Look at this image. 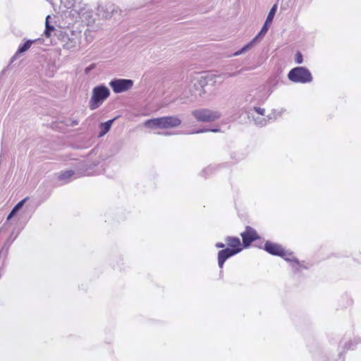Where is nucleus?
<instances>
[{
    "label": "nucleus",
    "instance_id": "obj_1",
    "mask_svg": "<svg viewBox=\"0 0 361 361\" xmlns=\"http://www.w3.org/2000/svg\"><path fill=\"white\" fill-rule=\"evenodd\" d=\"M181 122L176 116H168L148 119L145 122V126L149 128L166 129L178 127Z\"/></svg>",
    "mask_w": 361,
    "mask_h": 361
},
{
    "label": "nucleus",
    "instance_id": "obj_2",
    "mask_svg": "<svg viewBox=\"0 0 361 361\" xmlns=\"http://www.w3.org/2000/svg\"><path fill=\"white\" fill-rule=\"evenodd\" d=\"M109 96L110 90L105 85L94 87L89 102L90 109L94 110L99 108Z\"/></svg>",
    "mask_w": 361,
    "mask_h": 361
},
{
    "label": "nucleus",
    "instance_id": "obj_3",
    "mask_svg": "<svg viewBox=\"0 0 361 361\" xmlns=\"http://www.w3.org/2000/svg\"><path fill=\"white\" fill-rule=\"evenodd\" d=\"M288 78L295 83H309L313 80L310 70L305 66H297L292 68L288 73Z\"/></svg>",
    "mask_w": 361,
    "mask_h": 361
},
{
    "label": "nucleus",
    "instance_id": "obj_4",
    "mask_svg": "<svg viewBox=\"0 0 361 361\" xmlns=\"http://www.w3.org/2000/svg\"><path fill=\"white\" fill-rule=\"evenodd\" d=\"M192 115L199 122H212L218 120L221 116L219 111L209 109L194 110L192 111Z\"/></svg>",
    "mask_w": 361,
    "mask_h": 361
},
{
    "label": "nucleus",
    "instance_id": "obj_5",
    "mask_svg": "<svg viewBox=\"0 0 361 361\" xmlns=\"http://www.w3.org/2000/svg\"><path fill=\"white\" fill-rule=\"evenodd\" d=\"M134 82L131 79L114 78L109 85L114 93L118 94L128 91L133 86Z\"/></svg>",
    "mask_w": 361,
    "mask_h": 361
},
{
    "label": "nucleus",
    "instance_id": "obj_6",
    "mask_svg": "<svg viewBox=\"0 0 361 361\" xmlns=\"http://www.w3.org/2000/svg\"><path fill=\"white\" fill-rule=\"evenodd\" d=\"M117 6L111 3L99 4L96 15L102 19H109L118 12Z\"/></svg>",
    "mask_w": 361,
    "mask_h": 361
},
{
    "label": "nucleus",
    "instance_id": "obj_7",
    "mask_svg": "<svg viewBox=\"0 0 361 361\" xmlns=\"http://www.w3.org/2000/svg\"><path fill=\"white\" fill-rule=\"evenodd\" d=\"M244 248L250 247L253 242L261 238L255 229L250 226H245L244 232L240 233Z\"/></svg>",
    "mask_w": 361,
    "mask_h": 361
},
{
    "label": "nucleus",
    "instance_id": "obj_8",
    "mask_svg": "<svg viewBox=\"0 0 361 361\" xmlns=\"http://www.w3.org/2000/svg\"><path fill=\"white\" fill-rule=\"evenodd\" d=\"M263 249L274 256L284 257L286 255V250L281 245L270 240L265 242Z\"/></svg>",
    "mask_w": 361,
    "mask_h": 361
},
{
    "label": "nucleus",
    "instance_id": "obj_9",
    "mask_svg": "<svg viewBox=\"0 0 361 361\" xmlns=\"http://www.w3.org/2000/svg\"><path fill=\"white\" fill-rule=\"evenodd\" d=\"M61 1L67 9H71V13L74 12L76 14H80L85 10L87 6L82 0H61Z\"/></svg>",
    "mask_w": 361,
    "mask_h": 361
},
{
    "label": "nucleus",
    "instance_id": "obj_10",
    "mask_svg": "<svg viewBox=\"0 0 361 361\" xmlns=\"http://www.w3.org/2000/svg\"><path fill=\"white\" fill-rule=\"evenodd\" d=\"M225 242L228 246L226 248L231 249L236 254L240 252L244 248L243 243H241L240 238L238 237L227 236L225 238Z\"/></svg>",
    "mask_w": 361,
    "mask_h": 361
},
{
    "label": "nucleus",
    "instance_id": "obj_11",
    "mask_svg": "<svg viewBox=\"0 0 361 361\" xmlns=\"http://www.w3.org/2000/svg\"><path fill=\"white\" fill-rule=\"evenodd\" d=\"M237 255L235 252H233L231 249L224 248L218 252V265L221 269L224 267L225 262L230 257Z\"/></svg>",
    "mask_w": 361,
    "mask_h": 361
},
{
    "label": "nucleus",
    "instance_id": "obj_12",
    "mask_svg": "<svg viewBox=\"0 0 361 361\" xmlns=\"http://www.w3.org/2000/svg\"><path fill=\"white\" fill-rule=\"evenodd\" d=\"M55 35L63 42V47L67 49H71L76 47V42L73 39H70L68 35L61 30H56Z\"/></svg>",
    "mask_w": 361,
    "mask_h": 361
},
{
    "label": "nucleus",
    "instance_id": "obj_13",
    "mask_svg": "<svg viewBox=\"0 0 361 361\" xmlns=\"http://www.w3.org/2000/svg\"><path fill=\"white\" fill-rule=\"evenodd\" d=\"M37 39H27L23 44H20L15 54L11 57L10 63H13L18 56L27 51Z\"/></svg>",
    "mask_w": 361,
    "mask_h": 361
},
{
    "label": "nucleus",
    "instance_id": "obj_14",
    "mask_svg": "<svg viewBox=\"0 0 361 361\" xmlns=\"http://www.w3.org/2000/svg\"><path fill=\"white\" fill-rule=\"evenodd\" d=\"M116 119V118H114L99 124V133L98 135L99 137L104 136L111 130V128Z\"/></svg>",
    "mask_w": 361,
    "mask_h": 361
},
{
    "label": "nucleus",
    "instance_id": "obj_15",
    "mask_svg": "<svg viewBox=\"0 0 361 361\" xmlns=\"http://www.w3.org/2000/svg\"><path fill=\"white\" fill-rule=\"evenodd\" d=\"M13 233H12L10 235V236L6 240L2 248L0 250V256H3L4 259H5L6 258V257L8 254V250H9L10 246L11 245V244L13 243V242L15 240V239L16 238V237L18 235V234H17L16 236L13 237Z\"/></svg>",
    "mask_w": 361,
    "mask_h": 361
},
{
    "label": "nucleus",
    "instance_id": "obj_16",
    "mask_svg": "<svg viewBox=\"0 0 361 361\" xmlns=\"http://www.w3.org/2000/svg\"><path fill=\"white\" fill-rule=\"evenodd\" d=\"M82 20L85 21L87 25H91L94 23L95 18H93L92 11H89V9L85 6V10L82 11L80 14H78Z\"/></svg>",
    "mask_w": 361,
    "mask_h": 361
},
{
    "label": "nucleus",
    "instance_id": "obj_17",
    "mask_svg": "<svg viewBox=\"0 0 361 361\" xmlns=\"http://www.w3.org/2000/svg\"><path fill=\"white\" fill-rule=\"evenodd\" d=\"M259 42H260V40H259L256 37H255L250 42H249L245 45H244L241 49L235 51L233 54V56H239L247 52V51L251 49L255 44H257Z\"/></svg>",
    "mask_w": 361,
    "mask_h": 361
},
{
    "label": "nucleus",
    "instance_id": "obj_18",
    "mask_svg": "<svg viewBox=\"0 0 361 361\" xmlns=\"http://www.w3.org/2000/svg\"><path fill=\"white\" fill-rule=\"evenodd\" d=\"M259 42H260V40H259L256 37H255L250 42H249L245 45H244L241 49L235 51L233 54V56H239L247 52V51L251 49L255 44H257Z\"/></svg>",
    "mask_w": 361,
    "mask_h": 361
},
{
    "label": "nucleus",
    "instance_id": "obj_19",
    "mask_svg": "<svg viewBox=\"0 0 361 361\" xmlns=\"http://www.w3.org/2000/svg\"><path fill=\"white\" fill-rule=\"evenodd\" d=\"M208 84V80L207 76L202 75L200 77V78L197 80V83L194 85V87L196 89H198V87L201 88V91L199 93V95L201 96L202 94L205 92L204 90V87L206 86Z\"/></svg>",
    "mask_w": 361,
    "mask_h": 361
},
{
    "label": "nucleus",
    "instance_id": "obj_20",
    "mask_svg": "<svg viewBox=\"0 0 361 361\" xmlns=\"http://www.w3.org/2000/svg\"><path fill=\"white\" fill-rule=\"evenodd\" d=\"M281 257L287 262H294L296 266L295 269L298 270V267H300V262L296 257L293 256V252L286 250V255Z\"/></svg>",
    "mask_w": 361,
    "mask_h": 361
},
{
    "label": "nucleus",
    "instance_id": "obj_21",
    "mask_svg": "<svg viewBox=\"0 0 361 361\" xmlns=\"http://www.w3.org/2000/svg\"><path fill=\"white\" fill-rule=\"evenodd\" d=\"M75 175V172L73 170H68L61 171L58 176V179L59 180H65L66 182H68L73 176Z\"/></svg>",
    "mask_w": 361,
    "mask_h": 361
},
{
    "label": "nucleus",
    "instance_id": "obj_22",
    "mask_svg": "<svg viewBox=\"0 0 361 361\" xmlns=\"http://www.w3.org/2000/svg\"><path fill=\"white\" fill-rule=\"evenodd\" d=\"M271 23H267L264 21L260 31L258 32V34L255 36L259 40H262V38L265 36V35L267 33L270 26Z\"/></svg>",
    "mask_w": 361,
    "mask_h": 361
},
{
    "label": "nucleus",
    "instance_id": "obj_23",
    "mask_svg": "<svg viewBox=\"0 0 361 361\" xmlns=\"http://www.w3.org/2000/svg\"><path fill=\"white\" fill-rule=\"evenodd\" d=\"M49 18H50V16H47L46 18L45 30L44 31V36L47 38L50 37L51 32L55 31L54 27L53 25H50L49 23Z\"/></svg>",
    "mask_w": 361,
    "mask_h": 361
},
{
    "label": "nucleus",
    "instance_id": "obj_24",
    "mask_svg": "<svg viewBox=\"0 0 361 361\" xmlns=\"http://www.w3.org/2000/svg\"><path fill=\"white\" fill-rule=\"evenodd\" d=\"M277 8H278V6H277L276 4L273 5V6L271 8V9L267 16V18L265 20L266 22L269 23L271 24L272 23L274 18L276 15V11H277Z\"/></svg>",
    "mask_w": 361,
    "mask_h": 361
},
{
    "label": "nucleus",
    "instance_id": "obj_25",
    "mask_svg": "<svg viewBox=\"0 0 361 361\" xmlns=\"http://www.w3.org/2000/svg\"><path fill=\"white\" fill-rule=\"evenodd\" d=\"M220 131V128H199L195 130H192V132L189 133V134H198L205 132H213V133H217Z\"/></svg>",
    "mask_w": 361,
    "mask_h": 361
},
{
    "label": "nucleus",
    "instance_id": "obj_26",
    "mask_svg": "<svg viewBox=\"0 0 361 361\" xmlns=\"http://www.w3.org/2000/svg\"><path fill=\"white\" fill-rule=\"evenodd\" d=\"M28 197H25L18 202L12 209L13 213H16V214L19 212V211L23 208L25 202L27 200Z\"/></svg>",
    "mask_w": 361,
    "mask_h": 361
},
{
    "label": "nucleus",
    "instance_id": "obj_27",
    "mask_svg": "<svg viewBox=\"0 0 361 361\" xmlns=\"http://www.w3.org/2000/svg\"><path fill=\"white\" fill-rule=\"evenodd\" d=\"M98 164V162H93L92 164H89L86 162L82 163L81 166L85 170V172L87 173V174H89V172H87L89 170L92 169L93 167L96 166Z\"/></svg>",
    "mask_w": 361,
    "mask_h": 361
},
{
    "label": "nucleus",
    "instance_id": "obj_28",
    "mask_svg": "<svg viewBox=\"0 0 361 361\" xmlns=\"http://www.w3.org/2000/svg\"><path fill=\"white\" fill-rule=\"evenodd\" d=\"M285 111L284 109H281L280 111H277L276 109H273L271 113L269 115V119H276L277 118V116H281V114H283V112Z\"/></svg>",
    "mask_w": 361,
    "mask_h": 361
},
{
    "label": "nucleus",
    "instance_id": "obj_29",
    "mask_svg": "<svg viewBox=\"0 0 361 361\" xmlns=\"http://www.w3.org/2000/svg\"><path fill=\"white\" fill-rule=\"evenodd\" d=\"M295 61L298 64H301L303 62V56L300 51H297L295 56Z\"/></svg>",
    "mask_w": 361,
    "mask_h": 361
},
{
    "label": "nucleus",
    "instance_id": "obj_30",
    "mask_svg": "<svg viewBox=\"0 0 361 361\" xmlns=\"http://www.w3.org/2000/svg\"><path fill=\"white\" fill-rule=\"evenodd\" d=\"M96 66H97L96 63H91L90 65H89L88 66H87L85 68V73L89 74L91 71H92L93 69H94L96 68Z\"/></svg>",
    "mask_w": 361,
    "mask_h": 361
},
{
    "label": "nucleus",
    "instance_id": "obj_31",
    "mask_svg": "<svg viewBox=\"0 0 361 361\" xmlns=\"http://www.w3.org/2000/svg\"><path fill=\"white\" fill-rule=\"evenodd\" d=\"M78 124V121L77 120H68L66 123V125L68 126H71V127H73L75 126H77Z\"/></svg>",
    "mask_w": 361,
    "mask_h": 361
},
{
    "label": "nucleus",
    "instance_id": "obj_32",
    "mask_svg": "<svg viewBox=\"0 0 361 361\" xmlns=\"http://www.w3.org/2000/svg\"><path fill=\"white\" fill-rule=\"evenodd\" d=\"M254 110L257 113H258L259 114L262 115V116L264 114V112H265V109H262V108H260V107H257V106L254 107Z\"/></svg>",
    "mask_w": 361,
    "mask_h": 361
},
{
    "label": "nucleus",
    "instance_id": "obj_33",
    "mask_svg": "<svg viewBox=\"0 0 361 361\" xmlns=\"http://www.w3.org/2000/svg\"><path fill=\"white\" fill-rule=\"evenodd\" d=\"M215 247L223 250V249L226 248V245L221 242H218L215 244Z\"/></svg>",
    "mask_w": 361,
    "mask_h": 361
},
{
    "label": "nucleus",
    "instance_id": "obj_34",
    "mask_svg": "<svg viewBox=\"0 0 361 361\" xmlns=\"http://www.w3.org/2000/svg\"><path fill=\"white\" fill-rule=\"evenodd\" d=\"M16 215V213H13V210L11 209V212L8 214L7 216V220L11 219L12 217L15 216Z\"/></svg>",
    "mask_w": 361,
    "mask_h": 361
},
{
    "label": "nucleus",
    "instance_id": "obj_35",
    "mask_svg": "<svg viewBox=\"0 0 361 361\" xmlns=\"http://www.w3.org/2000/svg\"><path fill=\"white\" fill-rule=\"evenodd\" d=\"M209 171V172L212 171V168L208 167V168L205 169L204 171H202V174L204 175V173H206Z\"/></svg>",
    "mask_w": 361,
    "mask_h": 361
},
{
    "label": "nucleus",
    "instance_id": "obj_36",
    "mask_svg": "<svg viewBox=\"0 0 361 361\" xmlns=\"http://www.w3.org/2000/svg\"><path fill=\"white\" fill-rule=\"evenodd\" d=\"M159 134H161V133H159ZM162 134H163V135H171V133H168V132H166V133H163Z\"/></svg>",
    "mask_w": 361,
    "mask_h": 361
},
{
    "label": "nucleus",
    "instance_id": "obj_37",
    "mask_svg": "<svg viewBox=\"0 0 361 361\" xmlns=\"http://www.w3.org/2000/svg\"><path fill=\"white\" fill-rule=\"evenodd\" d=\"M238 75V72H235V73H233L231 75H232V76H235V75Z\"/></svg>",
    "mask_w": 361,
    "mask_h": 361
},
{
    "label": "nucleus",
    "instance_id": "obj_38",
    "mask_svg": "<svg viewBox=\"0 0 361 361\" xmlns=\"http://www.w3.org/2000/svg\"><path fill=\"white\" fill-rule=\"evenodd\" d=\"M2 256H0V258Z\"/></svg>",
    "mask_w": 361,
    "mask_h": 361
}]
</instances>
